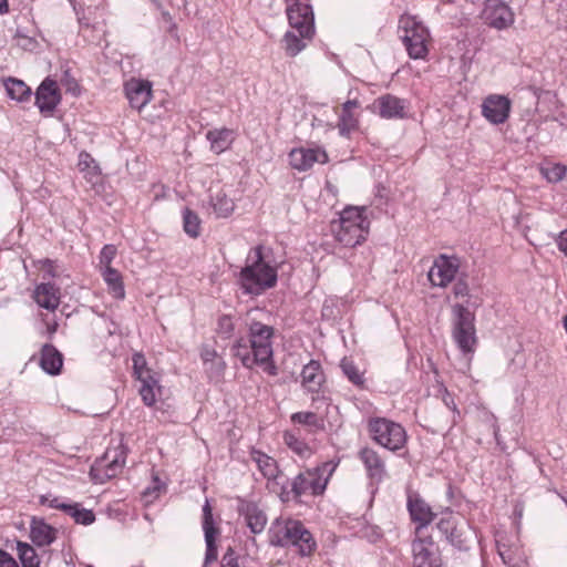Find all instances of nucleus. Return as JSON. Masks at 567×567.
I'll list each match as a JSON object with an SVG mask.
<instances>
[{
	"instance_id": "1",
	"label": "nucleus",
	"mask_w": 567,
	"mask_h": 567,
	"mask_svg": "<svg viewBox=\"0 0 567 567\" xmlns=\"http://www.w3.org/2000/svg\"><path fill=\"white\" fill-rule=\"evenodd\" d=\"M238 282L245 293L254 296H259L276 286L277 269L264 259L261 246L249 251Z\"/></svg>"
},
{
	"instance_id": "2",
	"label": "nucleus",
	"mask_w": 567,
	"mask_h": 567,
	"mask_svg": "<svg viewBox=\"0 0 567 567\" xmlns=\"http://www.w3.org/2000/svg\"><path fill=\"white\" fill-rule=\"evenodd\" d=\"M268 536L270 545L293 546L301 556H310L317 549L312 534L300 520L278 517L271 523Z\"/></svg>"
},
{
	"instance_id": "3",
	"label": "nucleus",
	"mask_w": 567,
	"mask_h": 567,
	"mask_svg": "<svg viewBox=\"0 0 567 567\" xmlns=\"http://www.w3.org/2000/svg\"><path fill=\"white\" fill-rule=\"evenodd\" d=\"M364 208L347 207L339 219L331 223V233L334 239L344 247H355L367 238L370 221L363 215Z\"/></svg>"
},
{
	"instance_id": "4",
	"label": "nucleus",
	"mask_w": 567,
	"mask_h": 567,
	"mask_svg": "<svg viewBox=\"0 0 567 567\" xmlns=\"http://www.w3.org/2000/svg\"><path fill=\"white\" fill-rule=\"evenodd\" d=\"M338 464L339 462L328 461L315 468L299 473L291 482V491H282V495L286 494L287 499H289V494H292L293 499H299L302 495H322Z\"/></svg>"
},
{
	"instance_id": "5",
	"label": "nucleus",
	"mask_w": 567,
	"mask_h": 567,
	"mask_svg": "<svg viewBox=\"0 0 567 567\" xmlns=\"http://www.w3.org/2000/svg\"><path fill=\"white\" fill-rule=\"evenodd\" d=\"M399 30L409 56L413 60L425 59L431 39L427 28L416 17L404 14L400 18Z\"/></svg>"
},
{
	"instance_id": "6",
	"label": "nucleus",
	"mask_w": 567,
	"mask_h": 567,
	"mask_svg": "<svg viewBox=\"0 0 567 567\" xmlns=\"http://www.w3.org/2000/svg\"><path fill=\"white\" fill-rule=\"evenodd\" d=\"M452 338L464 354H473L477 346L475 315L467 307L456 303L452 308Z\"/></svg>"
},
{
	"instance_id": "7",
	"label": "nucleus",
	"mask_w": 567,
	"mask_h": 567,
	"mask_svg": "<svg viewBox=\"0 0 567 567\" xmlns=\"http://www.w3.org/2000/svg\"><path fill=\"white\" fill-rule=\"evenodd\" d=\"M368 431L371 439L380 446L396 452L406 444L405 429L385 417H372L368 421Z\"/></svg>"
},
{
	"instance_id": "8",
	"label": "nucleus",
	"mask_w": 567,
	"mask_h": 567,
	"mask_svg": "<svg viewBox=\"0 0 567 567\" xmlns=\"http://www.w3.org/2000/svg\"><path fill=\"white\" fill-rule=\"evenodd\" d=\"M127 451L123 439H120L116 445L109 446L103 456L96 460L91 467L90 476L92 481L103 484L117 476L126 463Z\"/></svg>"
},
{
	"instance_id": "9",
	"label": "nucleus",
	"mask_w": 567,
	"mask_h": 567,
	"mask_svg": "<svg viewBox=\"0 0 567 567\" xmlns=\"http://www.w3.org/2000/svg\"><path fill=\"white\" fill-rule=\"evenodd\" d=\"M286 13L290 27L301 37L312 39L315 35V16L312 7L299 0H287Z\"/></svg>"
},
{
	"instance_id": "10",
	"label": "nucleus",
	"mask_w": 567,
	"mask_h": 567,
	"mask_svg": "<svg viewBox=\"0 0 567 567\" xmlns=\"http://www.w3.org/2000/svg\"><path fill=\"white\" fill-rule=\"evenodd\" d=\"M411 550L412 567H444L441 550L432 536H415Z\"/></svg>"
},
{
	"instance_id": "11",
	"label": "nucleus",
	"mask_w": 567,
	"mask_h": 567,
	"mask_svg": "<svg viewBox=\"0 0 567 567\" xmlns=\"http://www.w3.org/2000/svg\"><path fill=\"white\" fill-rule=\"evenodd\" d=\"M460 269V259L455 256L440 255L434 259L427 277L432 286L445 288L456 277Z\"/></svg>"
},
{
	"instance_id": "12",
	"label": "nucleus",
	"mask_w": 567,
	"mask_h": 567,
	"mask_svg": "<svg viewBox=\"0 0 567 567\" xmlns=\"http://www.w3.org/2000/svg\"><path fill=\"white\" fill-rule=\"evenodd\" d=\"M482 19L487 25L497 30H504L514 23L515 16L509 6L504 1L486 0L482 11Z\"/></svg>"
},
{
	"instance_id": "13",
	"label": "nucleus",
	"mask_w": 567,
	"mask_h": 567,
	"mask_svg": "<svg viewBox=\"0 0 567 567\" xmlns=\"http://www.w3.org/2000/svg\"><path fill=\"white\" fill-rule=\"evenodd\" d=\"M250 348L260 363H266L272 355L271 337L274 330L270 326L261 322H252L249 328Z\"/></svg>"
},
{
	"instance_id": "14",
	"label": "nucleus",
	"mask_w": 567,
	"mask_h": 567,
	"mask_svg": "<svg viewBox=\"0 0 567 567\" xmlns=\"http://www.w3.org/2000/svg\"><path fill=\"white\" fill-rule=\"evenodd\" d=\"M512 109L511 100L501 94H489L482 103V115L491 124L498 125L503 124L509 117Z\"/></svg>"
},
{
	"instance_id": "15",
	"label": "nucleus",
	"mask_w": 567,
	"mask_h": 567,
	"mask_svg": "<svg viewBox=\"0 0 567 567\" xmlns=\"http://www.w3.org/2000/svg\"><path fill=\"white\" fill-rule=\"evenodd\" d=\"M288 157L290 166L298 172H306L316 163L326 164L329 161L327 152L319 146L292 148Z\"/></svg>"
},
{
	"instance_id": "16",
	"label": "nucleus",
	"mask_w": 567,
	"mask_h": 567,
	"mask_svg": "<svg viewBox=\"0 0 567 567\" xmlns=\"http://www.w3.org/2000/svg\"><path fill=\"white\" fill-rule=\"evenodd\" d=\"M61 101L58 84L54 80L47 78L35 91V105L44 116H52Z\"/></svg>"
},
{
	"instance_id": "17",
	"label": "nucleus",
	"mask_w": 567,
	"mask_h": 567,
	"mask_svg": "<svg viewBox=\"0 0 567 567\" xmlns=\"http://www.w3.org/2000/svg\"><path fill=\"white\" fill-rule=\"evenodd\" d=\"M130 105L141 111L152 99V83L147 80L131 79L124 85Z\"/></svg>"
},
{
	"instance_id": "18",
	"label": "nucleus",
	"mask_w": 567,
	"mask_h": 567,
	"mask_svg": "<svg viewBox=\"0 0 567 567\" xmlns=\"http://www.w3.org/2000/svg\"><path fill=\"white\" fill-rule=\"evenodd\" d=\"M359 460L363 463L368 477L380 483L386 476V467L381 455L372 447L365 446L359 451Z\"/></svg>"
},
{
	"instance_id": "19",
	"label": "nucleus",
	"mask_w": 567,
	"mask_h": 567,
	"mask_svg": "<svg viewBox=\"0 0 567 567\" xmlns=\"http://www.w3.org/2000/svg\"><path fill=\"white\" fill-rule=\"evenodd\" d=\"M374 107L382 118L395 120L405 116L408 103L392 94H384L374 101Z\"/></svg>"
},
{
	"instance_id": "20",
	"label": "nucleus",
	"mask_w": 567,
	"mask_h": 567,
	"mask_svg": "<svg viewBox=\"0 0 567 567\" xmlns=\"http://www.w3.org/2000/svg\"><path fill=\"white\" fill-rule=\"evenodd\" d=\"M238 513L246 523V526L252 534H260L264 532L267 525V515L265 512L254 502H240L238 506Z\"/></svg>"
},
{
	"instance_id": "21",
	"label": "nucleus",
	"mask_w": 567,
	"mask_h": 567,
	"mask_svg": "<svg viewBox=\"0 0 567 567\" xmlns=\"http://www.w3.org/2000/svg\"><path fill=\"white\" fill-rule=\"evenodd\" d=\"M408 508L411 515V519L415 523H419L415 528V536H422V529L433 520L435 514L432 512L429 504H426L420 497H409Z\"/></svg>"
},
{
	"instance_id": "22",
	"label": "nucleus",
	"mask_w": 567,
	"mask_h": 567,
	"mask_svg": "<svg viewBox=\"0 0 567 567\" xmlns=\"http://www.w3.org/2000/svg\"><path fill=\"white\" fill-rule=\"evenodd\" d=\"M359 106L358 100H348L342 104L337 124L340 136L349 137L359 127V118L354 113V110L359 109Z\"/></svg>"
},
{
	"instance_id": "23",
	"label": "nucleus",
	"mask_w": 567,
	"mask_h": 567,
	"mask_svg": "<svg viewBox=\"0 0 567 567\" xmlns=\"http://www.w3.org/2000/svg\"><path fill=\"white\" fill-rule=\"evenodd\" d=\"M33 298L39 307L54 311L60 305V289L51 282L40 284L34 289Z\"/></svg>"
},
{
	"instance_id": "24",
	"label": "nucleus",
	"mask_w": 567,
	"mask_h": 567,
	"mask_svg": "<svg viewBox=\"0 0 567 567\" xmlns=\"http://www.w3.org/2000/svg\"><path fill=\"white\" fill-rule=\"evenodd\" d=\"M30 538L39 547L49 546L56 538V529L43 518L33 517L30 524Z\"/></svg>"
},
{
	"instance_id": "25",
	"label": "nucleus",
	"mask_w": 567,
	"mask_h": 567,
	"mask_svg": "<svg viewBox=\"0 0 567 567\" xmlns=\"http://www.w3.org/2000/svg\"><path fill=\"white\" fill-rule=\"evenodd\" d=\"M235 202L223 189L212 194L208 202V213L215 218H228L235 210Z\"/></svg>"
},
{
	"instance_id": "26",
	"label": "nucleus",
	"mask_w": 567,
	"mask_h": 567,
	"mask_svg": "<svg viewBox=\"0 0 567 567\" xmlns=\"http://www.w3.org/2000/svg\"><path fill=\"white\" fill-rule=\"evenodd\" d=\"M301 384L306 390H319L324 381V373L321 364L317 360H310L303 365L300 373Z\"/></svg>"
},
{
	"instance_id": "27",
	"label": "nucleus",
	"mask_w": 567,
	"mask_h": 567,
	"mask_svg": "<svg viewBox=\"0 0 567 567\" xmlns=\"http://www.w3.org/2000/svg\"><path fill=\"white\" fill-rule=\"evenodd\" d=\"M63 365L61 352L52 344H44L41 349L40 367L47 373L55 375L60 373Z\"/></svg>"
},
{
	"instance_id": "28",
	"label": "nucleus",
	"mask_w": 567,
	"mask_h": 567,
	"mask_svg": "<svg viewBox=\"0 0 567 567\" xmlns=\"http://www.w3.org/2000/svg\"><path fill=\"white\" fill-rule=\"evenodd\" d=\"M206 138L210 143V150L216 154H220L230 147L235 140V133L226 127L215 128L207 132Z\"/></svg>"
},
{
	"instance_id": "29",
	"label": "nucleus",
	"mask_w": 567,
	"mask_h": 567,
	"mask_svg": "<svg viewBox=\"0 0 567 567\" xmlns=\"http://www.w3.org/2000/svg\"><path fill=\"white\" fill-rule=\"evenodd\" d=\"M101 275L105 284L107 285V290L112 295V297L118 300L124 299L125 288L120 271L113 267H107L102 269Z\"/></svg>"
},
{
	"instance_id": "30",
	"label": "nucleus",
	"mask_w": 567,
	"mask_h": 567,
	"mask_svg": "<svg viewBox=\"0 0 567 567\" xmlns=\"http://www.w3.org/2000/svg\"><path fill=\"white\" fill-rule=\"evenodd\" d=\"M8 96L17 102H25L31 99L32 91L22 80L8 78L3 81Z\"/></svg>"
},
{
	"instance_id": "31",
	"label": "nucleus",
	"mask_w": 567,
	"mask_h": 567,
	"mask_svg": "<svg viewBox=\"0 0 567 567\" xmlns=\"http://www.w3.org/2000/svg\"><path fill=\"white\" fill-rule=\"evenodd\" d=\"M250 456L251 460L257 464L264 477L268 480L277 477L279 470L277 462L272 457L257 450H252Z\"/></svg>"
},
{
	"instance_id": "32",
	"label": "nucleus",
	"mask_w": 567,
	"mask_h": 567,
	"mask_svg": "<svg viewBox=\"0 0 567 567\" xmlns=\"http://www.w3.org/2000/svg\"><path fill=\"white\" fill-rule=\"evenodd\" d=\"M311 40L312 39L301 37L299 33L297 34L295 31H287L282 42L287 55L296 56L306 49L307 42Z\"/></svg>"
},
{
	"instance_id": "33",
	"label": "nucleus",
	"mask_w": 567,
	"mask_h": 567,
	"mask_svg": "<svg viewBox=\"0 0 567 567\" xmlns=\"http://www.w3.org/2000/svg\"><path fill=\"white\" fill-rule=\"evenodd\" d=\"M233 352L238 358L243 365L251 368L252 365L260 363L259 359L251 351L250 346L245 339H239L233 347Z\"/></svg>"
},
{
	"instance_id": "34",
	"label": "nucleus",
	"mask_w": 567,
	"mask_h": 567,
	"mask_svg": "<svg viewBox=\"0 0 567 567\" xmlns=\"http://www.w3.org/2000/svg\"><path fill=\"white\" fill-rule=\"evenodd\" d=\"M17 549L22 567H40L39 556L31 545L18 542Z\"/></svg>"
},
{
	"instance_id": "35",
	"label": "nucleus",
	"mask_w": 567,
	"mask_h": 567,
	"mask_svg": "<svg viewBox=\"0 0 567 567\" xmlns=\"http://www.w3.org/2000/svg\"><path fill=\"white\" fill-rule=\"evenodd\" d=\"M183 225L185 233L192 238H197L200 235V219L189 208L183 210Z\"/></svg>"
},
{
	"instance_id": "36",
	"label": "nucleus",
	"mask_w": 567,
	"mask_h": 567,
	"mask_svg": "<svg viewBox=\"0 0 567 567\" xmlns=\"http://www.w3.org/2000/svg\"><path fill=\"white\" fill-rule=\"evenodd\" d=\"M342 373L349 379L354 386H362L364 384L363 373L359 371L358 367L347 358L340 362Z\"/></svg>"
},
{
	"instance_id": "37",
	"label": "nucleus",
	"mask_w": 567,
	"mask_h": 567,
	"mask_svg": "<svg viewBox=\"0 0 567 567\" xmlns=\"http://www.w3.org/2000/svg\"><path fill=\"white\" fill-rule=\"evenodd\" d=\"M567 167L560 163L548 164L540 167L542 176L549 183H558L566 176Z\"/></svg>"
},
{
	"instance_id": "38",
	"label": "nucleus",
	"mask_w": 567,
	"mask_h": 567,
	"mask_svg": "<svg viewBox=\"0 0 567 567\" xmlns=\"http://www.w3.org/2000/svg\"><path fill=\"white\" fill-rule=\"evenodd\" d=\"M65 513L78 524L90 525L95 520L94 513L91 509L81 508L78 503L70 504V509H66Z\"/></svg>"
},
{
	"instance_id": "39",
	"label": "nucleus",
	"mask_w": 567,
	"mask_h": 567,
	"mask_svg": "<svg viewBox=\"0 0 567 567\" xmlns=\"http://www.w3.org/2000/svg\"><path fill=\"white\" fill-rule=\"evenodd\" d=\"M200 359L205 367H208L210 362H216V371L224 372L226 363L224 359L217 353V351L208 346H204L200 349Z\"/></svg>"
},
{
	"instance_id": "40",
	"label": "nucleus",
	"mask_w": 567,
	"mask_h": 567,
	"mask_svg": "<svg viewBox=\"0 0 567 567\" xmlns=\"http://www.w3.org/2000/svg\"><path fill=\"white\" fill-rule=\"evenodd\" d=\"M284 441L289 449H291L300 456H306L310 453V447L308 444L301 441L296 434L291 432H286L284 434Z\"/></svg>"
},
{
	"instance_id": "41",
	"label": "nucleus",
	"mask_w": 567,
	"mask_h": 567,
	"mask_svg": "<svg viewBox=\"0 0 567 567\" xmlns=\"http://www.w3.org/2000/svg\"><path fill=\"white\" fill-rule=\"evenodd\" d=\"M497 551L504 564L508 566H516L518 564L519 557L517 550L512 549L501 540H497Z\"/></svg>"
},
{
	"instance_id": "42",
	"label": "nucleus",
	"mask_w": 567,
	"mask_h": 567,
	"mask_svg": "<svg viewBox=\"0 0 567 567\" xmlns=\"http://www.w3.org/2000/svg\"><path fill=\"white\" fill-rule=\"evenodd\" d=\"M291 421L293 423L313 426V427H321V423L319 417L313 412H297L291 415Z\"/></svg>"
},
{
	"instance_id": "43",
	"label": "nucleus",
	"mask_w": 567,
	"mask_h": 567,
	"mask_svg": "<svg viewBox=\"0 0 567 567\" xmlns=\"http://www.w3.org/2000/svg\"><path fill=\"white\" fill-rule=\"evenodd\" d=\"M219 533H205L206 553L205 565L210 564L217 559L216 536Z\"/></svg>"
},
{
	"instance_id": "44",
	"label": "nucleus",
	"mask_w": 567,
	"mask_h": 567,
	"mask_svg": "<svg viewBox=\"0 0 567 567\" xmlns=\"http://www.w3.org/2000/svg\"><path fill=\"white\" fill-rule=\"evenodd\" d=\"M203 529L204 533H219L218 528L214 526L213 511L208 501L203 506Z\"/></svg>"
},
{
	"instance_id": "45",
	"label": "nucleus",
	"mask_w": 567,
	"mask_h": 567,
	"mask_svg": "<svg viewBox=\"0 0 567 567\" xmlns=\"http://www.w3.org/2000/svg\"><path fill=\"white\" fill-rule=\"evenodd\" d=\"M458 524L455 526V530H451L447 535H445L446 539L453 546L462 549L465 547V538L463 537L464 530Z\"/></svg>"
},
{
	"instance_id": "46",
	"label": "nucleus",
	"mask_w": 567,
	"mask_h": 567,
	"mask_svg": "<svg viewBox=\"0 0 567 567\" xmlns=\"http://www.w3.org/2000/svg\"><path fill=\"white\" fill-rule=\"evenodd\" d=\"M116 247L114 245H105L99 256L100 265L103 268L111 267L112 260L115 258Z\"/></svg>"
},
{
	"instance_id": "47",
	"label": "nucleus",
	"mask_w": 567,
	"mask_h": 567,
	"mask_svg": "<svg viewBox=\"0 0 567 567\" xmlns=\"http://www.w3.org/2000/svg\"><path fill=\"white\" fill-rule=\"evenodd\" d=\"M143 375H135V378L142 383L140 390H154L157 384V380L150 368L143 371Z\"/></svg>"
},
{
	"instance_id": "48",
	"label": "nucleus",
	"mask_w": 567,
	"mask_h": 567,
	"mask_svg": "<svg viewBox=\"0 0 567 567\" xmlns=\"http://www.w3.org/2000/svg\"><path fill=\"white\" fill-rule=\"evenodd\" d=\"M458 524L456 517L450 513L446 517H442L437 523V528L443 535H447Z\"/></svg>"
},
{
	"instance_id": "49",
	"label": "nucleus",
	"mask_w": 567,
	"mask_h": 567,
	"mask_svg": "<svg viewBox=\"0 0 567 567\" xmlns=\"http://www.w3.org/2000/svg\"><path fill=\"white\" fill-rule=\"evenodd\" d=\"M234 331V323L229 316H223L218 320V332L225 338H229Z\"/></svg>"
},
{
	"instance_id": "50",
	"label": "nucleus",
	"mask_w": 567,
	"mask_h": 567,
	"mask_svg": "<svg viewBox=\"0 0 567 567\" xmlns=\"http://www.w3.org/2000/svg\"><path fill=\"white\" fill-rule=\"evenodd\" d=\"M132 361H133L134 375H141V374L143 375V373H144L143 371L148 368L145 357L142 353L137 352V353L133 354Z\"/></svg>"
},
{
	"instance_id": "51",
	"label": "nucleus",
	"mask_w": 567,
	"mask_h": 567,
	"mask_svg": "<svg viewBox=\"0 0 567 567\" xmlns=\"http://www.w3.org/2000/svg\"><path fill=\"white\" fill-rule=\"evenodd\" d=\"M220 567H239L237 557L231 547L224 554Z\"/></svg>"
},
{
	"instance_id": "52",
	"label": "nucleus",
	"mask_w": 567,
	"mask_h": 567,
	"mask_svg": "<svg viewBox=\"0 0 567 567\" xmlns=\"http://www.w3.org/2000/svg\"><path fill=\"white\" fill-rule=\"evenodd\" d=\"M470 292L468 285L465 280L458 279L453 286V293L456 298L467 297Z\"/></svg>"
},
{
	"instance_id": "53",
	"label": "nucleus",
	"mask_w": 567,
	"mask_h": 567,
	"mask_svg": "<svg viewBox=\"0 0 567 567\" xmlns=\"http://www.w3.org/2000/svg\"><path fill=\"white\" fill-rule=\"evenodd\" d=\"M62 83L66 86L68 92H71L74 95H78L80 93V89L76 81L70 76V73L68 71L64 73Z\"/></svg>"
},
{
	"instance_id": "54",
	"label": "nucleus",
	"mask_w": 567,
	"mask_h": 567,
	"mask_svg": "<svg viewBox=\"0 0 567 567\" xmlns=\"http://www.w3.org/2000/svg\"><path fill=\"white\" fill-rule=\"evenodd\" d=\"M0 567H19V565L9 553L0 549Z\"/></svg>"
},
{
	"instance_id": "55",
	"label": "nucleus",
	"mask_w": 567,
	"mask_h": 567,
	"mask_svg": "<svg viewBox=\"0 0 567 567\" xmlns=\"http://www.w3.org/2000/svg\"><path fill=\"white\" fill-rule=\"evenodd\" d=\"M556 244L558 249L567 257V228L559 233Z\"/></svg>"
},
{
	"instance_id": "56",
	"label": "nucleus",
	"mask_w": 567,
	"mask_h": 567,
	"mask_svg": "<svg viewBox=\"0 0 567 567\" xmlns=\"http://www.w3.org/2000/svg\"><path fill=\"white\" fill-rule=\"evenodd\" d=\"M442 401L445 403L447 408H450L453 412H457L456 403L454 399V392H444L442 396Z\"/></svg>"
},
{
	"instance_id": "57",
	"label": "nucleus",
	"mask_w": 567,
	"mask_h": 567,
	"mask_svg": "<svg viewBox=\"0 0 567 567\" xmlns=\"http://www.w3.org/2000/svg\"><path fill=\"white\" fill-rule=\"evenodd\" d=\"M142 396L143 402L147 406H153L156 402V392H138Z\"/></svg>"
},
{
	"instance_id": "58",
	"label": "nucleus",
	"mask_w": 567,
	"mask_h": 567,
	"mask_svg": "<svg viewBox=\"0 0 567 567\" xmlns=\"http://www.w3.org/2000/svg\"><path fill=\"white\" fill-rule=\"evenodd\" d=\"M90 162H93V159L90 157L89 154H86V153L80 154L79 167L81 171L89 168Z\"/></svg>"
},
{
	"instance_id": "59",
	"label": "nucleus",
	"mask_w": 567,
	"mask_h": 567,
	"mask_svg": "<svg viewBox=\"0 0 567 567\" xmlns=\"http://www.w3.org/2000/svg\"><path fill=\"white\" fill-rule=\"evenodd\" d=\"M49 506L51 508H56V509H61L65 513L66 509H70V504H66V503H63V502H60L59 498H53L50 501V504Z\"/></svg>"
},
{
	"instance_id": "60",
	"label": "nucleus",
	"mask_w": 567,
	"mask_h": 567,
	"mask_svg": "<svg viewBox=\"0 0 567 567\" xmlns=\"http://www.w3.org/2000/svg\"><path fill=\"white\" fill-rule=\"evenodd\" d=\"M205 370L212 379H219L223 374V372L216 371V362H210L208 367H205Z\"/></svg>"
},
{
	"instance_id": "61",
	"label": "nucleus",
	"mask_w": 567,
	"mask_h": 567,
	"mask_svg": "<svg viewBox=\"0 0 567 567\" xmlns=\"http://www.w3.org/2000/svg\"><path fill=\"white\" fill-rule=\"evenodd\" d=\"M8 11V0H0V13Z\"/></svg>"
},
{
	"instance_id": "62",
	"label": "nucleus",
	"mask_w": 567,
	"mask_h": 567,
	"mask_svg": "<svg viewBox=\"0 0 567 567\" xmlns=\"http://www.w3.org/2000/svg\"><path fill=\"white\" fill-rule=\"evenodd\" d=\"M563 322H564V328H565V330L567 332V315L564 317V321Z\"/></svg>"
},
{
	"instance_id": "63",
	"label": "nucleus",
	"mask_w": 567,
	"mask_h": 567,
	"mask_svg": "<svg viewBox=\"0 0 567 567\" xmlns=\"http://www.w3.org/2000/svg\"><path fill=\"white\" fill-rule=\"evenodd\" d=\"M155 482H156V485L154 486L153 492H155V491H158V489H159V486H158V480L156 478V480H155Z\"/></svg>"
},
{
	"instance_id": "64",
	"label": "nucleus",
	"mask_w": 567,
	"mask_h": 567,
	"mask_svg": "<svg viewBox=\"0 0 567 567\" xmlns=\"http://www.w3.org/2000/svg\"><path fill=\"white\" fill-rule=\"evenodd\" d=\"M152 492H151V488H146V491L144 492V495L147 496V495H151Z\"/></svg>"
}]
</instances>
